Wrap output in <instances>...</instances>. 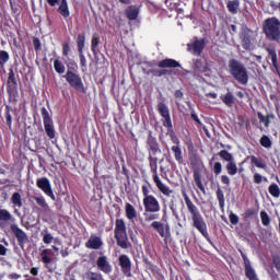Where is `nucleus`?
<instances>
[{
  "label": "nucleus",
  "mask_w": 280,
  "mask_h": 280,
  "mask_svg": "<svg viewBox=\"0 0 280 280\" xmlns=\"http://www.w3.org/2000/svg\"><path fill=\"white\" fill-rule=\"evenodd\" d=\"M219 156L223 159V161H226L228 164L225 166V170L228 171V174L230 176H235V174H237L238 172L237 164L235 163V158L226 150H221L219 152Z\"/></svg>",
  "instance_id": "5"
},
{
  "label": "nucleus",
  "mask_w": 280,
  "mask_h": 280,
  "mask_svg": "<svg viewBox=\"0 0 280 280\" xmlns=\"http://www.w3.org/2000/svg\"><path fill=\"white\" fill-rule=\"evenodd\" d=\"M143 206L147 213H159L161 211V203L155 197L143 199Z\"/></svg>",
  "instance_id": "9"
},
{
  "label": "nucleus",
  "mask_w": 280,
  "mask_h": 280,
  "mask_svg": "<svg viewBox=\"0 0 280 280\" xmlns=\"http://www.w3.org/2000/svg\"><path fill=\"white\" fill-rule=\"evenodd\" d=\"M206 97H208V100H209V97H211L212 100H215V98H218V94L217 93H207Z\"/></svg>",
  "instance_id": "62"
},
{
  "label": "nucleus",
  "mask_w": 280,
  "mask_h": 280,
  "mask_svg": "<svg viewBox=\"0 0 280 280\" xmlns=\"http://www.w3.org/2000/svg\"><path fill=\"white\" fill-rule=\"evenodd\" d=\"M34 47L36 50L40 49V39L39 38H35L33 40Z\"/></svg>",
  "instance_id": "58"
},
{
  "label": "nucleus",
  "mask_w": 280,
  "mask_h": 280,
  "mask_svg": "<svg viewBox=\"0 0 280 280\" xmlns=\"http://www.w3.org/2000/svg\"><path fill=\"white\" fill-rule=\"evenodd\" d=\"M188 51L194 54V56H200L202 54V49H205V39L195 38L194 42L187 45Z\"/></svg>",
  "instance_id": "14"
},
{
  "label": "nucleus",
  "mask_w": 280,
  "mask_h": 280,
  "mask_svg": "<svg viewBox=\"0 0 280 280\" xmlns=\"http://www.w3.org/2000/svg\"><path fill=\"white\" fill-rule=\"evenodd\" d=\"M7 125L12 128V115H10L9 110H7Z\"/></svg>",
  "instance_id": "57"
},
{
  "label": "nucleus",
  "mask_w": 280,
  "mask_h": 280,
  "mask_svg": "<svg viewBox=\"0 0 280 280\" xmlns=\"http://www.w3.org/2000/svg\"><path fill=\"white\" fill-rule=\"evenodd\" d=\"M231 75L236 79L240 84H248V71L244 65L235 59L229 61Z\"/></svg>",
  "instance_id": "2"
},
{
  "label": "nucleus",
  "mask_w": 280,
  "mask_h": 280,
  "mask_svg": "<svg viewBox=\"0 0 280 280\" xmlns=\"http://www.w3.org/2000/svg\"><path fill=\"white\" fill-rule=\"evenodd\" d=\"M194 179H195V183H196L197 187L201 191H205V186L202 185V179L200 178V172H198V171L194 172Z\"/></svg>",
  "instance_id": "34"
},
{
  "label": "nucleus",
  "mask_w": 280,
  "mask_h": 280,
  "mask_svg": "<svg viewBox=\"0 0 280 280\" xmlns=\"http://www.w3.org/2000/svg\"><path fill=\"white\" fill-rule=\"evenodd\" d=\"M228 10L232 14H237V12L240 10V0H230L228 2Z\"/></svg>",
  "instance_id": "28"
},
{
  "label": "nucleus",
  "mask_w": 280,
  "mask_h": 280,
  "mask_svg": "<svg viewBox=\"0 0 280 280\" xmlns=\"http://www.w3.org/2000/svg\"><path fill=\"white\" fill-rule=\"evenodd\" d=\"M8 253V248L5 246L0 244V255L5 256Z\"/></svg>",
  "instance_id": "61"
},
{
  "label": "nucleus",
  "mask_w": 280,
  "mask_h": 280,
  "mask_svg": "<svg viewBox=\"0 0 280 280\" xmlns=\"http://www.w3.org/2000/svg\"><path fill=\"white\" fill-rule=\"evenodd\" d=\"M172 152H174L176 161L183 163V151L180 150V145H173Z\"/></svg>",
  "instance_id": "31"
},
{
  "label": "nucleus",
  "mask_w": 280,
  "mask_h": 280,
  "mask_svg": "<svg viewBox=\"0 0 280 280\" xmlns=\"http://www.w3.org/2000/svg\"><path fill=\"white\" fill-rule=\"evenodd\" d=\"M156 163H159V158L154 155H150V167H151V172H153L154 174H156V170H158Z\"/></svg>",
  "instance_id": "40"
},
{
  "label": "nucleus",
  "mask_w": 280,
  "mask_h": 280,
  "mask_svg": "<svg viewBox=\"0 0 280 280\" xmlns=\"http://www.w3.org/2000/svg\"><path fill=\"white\" fill-rule=\"evenodd\" d=\"M267 51L269 54V58L272 61L273 68L276 69V71H279V69L277 67V51L272 48H267Z\"/></svg>",
  "instance_id": "33"
},
{
  "label": "nucleus",
  "mask_w": 280,
  "mask_h": 280,
  "mask_svg": "<svg viewBox=\"0 0 280 280\" xmlns=\"http://www.w3.org/2000/svg\"><path fill=\"white\" fill-rule=\"evenodd\" d=\"M48 5H51L54 8V5H56L58 3L59 0H46Z\"/></svg>",
  "instance_id": "63"
},
{
  "label": "nucleus",
  "mask_w": 280,
  "mask_h": 280,
  "mask_svg": "<svg viewBox=\"0 0 280 280\" xmlns=\"http://www.w3.org/2000/svg\"><path fill=\"white\" fill-rule=\"evenodd\" d=\"M170 137H171V141H173L175 145H178L180 143V140H178V137H176V133H174V131L170 132Z\"/></svg>",
  "instance_id": "52"
},
{
  "label": "nucleus",
  "mask_w": 280,
  "mask_h": 280,
  "mask_svg": "<svg viewBox=\"0 0 280 280\" xmlns=\"http://www.w3.org/2000/svg\"><path fill=\"white\" fill-rule=\"evenodd\" d=\"M255 36V32L253 30L248 28L246 24H243L241 27V34L240 38L242 40V45L244 49H253V38Z\"/></svg>",
  "instance_id": "6"
},
{
  "label": "nucleus",
  "mask_w": 280,
  "mask_h": 280,
  "mask_svg": "<svg viewBox=\"0 0 280 280\" xmlns=\"http://www.w3.org/2000/svg\"><path fill=\"white\" fill-rule=\"evenodd\" d=\"M102 238L98 236H91L90 240L86 242L85 246L86 248H93L94 250L100 249L102 246Z\"/></svg>",
  "instance_id": "23"
},
{
  "label": "nucleus",
  "mask_w": 280,
  "mask_h": 280,
  "mask_svg": "<svg viewBox=\"0 0 280 280\" xmlns=\"http://www.w3.org/2000/svg\"><path fill=\"white\" fill-rule=\"evenodd\" d=\"M260 144L262 148H272V140L268 136H262L260 139Z\"/></svg>",
  "instance_id": "42"
},
{
  "label": "nucleus",
  "mask_w": 280,
  "mask_h": 280,
  "mask_svg": "<svg viewBox=\"0 0 280 280\" xmlns=\"http://www.w3.org/2000/svg\"><path fill=\"white\" fill-rule=\"evenodd\" d=\"M115 238L117 241V245L120 248H130L132 246L130 241H128V233L126 232V222L122 219L116 220V228H115Z\"/></svg>",
  "instance_id": "3"
},
{
  "label": "nucleus",
  "mask_w": 280,
  "mask_h": 280,
  "mask_svg": "<svg viewBox=\"0 0 280 280\" xmlns=\"http://www.w3.org/2000/svg\"><path fill=\"white\" fill-rule=\"evenodd\" d=\"M125 211L128 220H135V218H137V210L132 205L126 203Z\"/></svg>",
  "instance_id": "25"
},
{
  "label": "nucleus",
  "mask_w": 280,
  "mask_h": 280,
  "mask_svg": "<svg viewBox=\"0 0 280 280\" xmlns=\"http://www.w3.org/2000/svg\"><path fill=\"white\" fill-rule=\"evenodd\" d=\"M54 67L57 73H60V74L65 73V63H62V61L56 59L54 61Z\"/></svg>",
  "instance_id": "37"
},
{
  "label": "nucleus",
  "mask_w": 280,
  "mask_h": 280,
  "mask_svg": "<svg viewBox=\"0 0 280 280\" xmlns=\"http://www.w3.org/2000/svg\"><path fill=\"white\" fill-rule=\"evenodd\" d=\"M42 117L44 119V128L47 137L49 139L56 138V129H54V120H51V117L49 116V112H47V108H42Z\"/></svg>",
  "instance_id": "7"
},
{
  "label": "nucleus",
  "mask_w": 280,
  "mask_h": 280,
  "mask_svg": "<svg viewBox=\"0 0 280 280\" xmlns=\"http://www.w3.org/2000/svg\"><path fill=\"white\" fill-rule=\"evenodd\" d=\"M258 119L261 124H265V127L268 128L270 126V121L275 119V115L268 114L267 116H264L261 113H258Z\"/></svg>",
  "instance_id": "27"
},
{
  "label": "nucleus",
  "mask_w": 280,
  "mask_h": 280,
  "mask_svg": "<svg viewBox=\"0 0 280 280\" xmlns=\"http://www.w3.org/2000/svg\"><path fill=\"white\" fill-rule=\"evenodd\" d=\"M195 71H202V62L200 60L195 61Z\"/></svg>",
  "instance_id": "55"
},
{
  "label": "nucleus",
  "mask_w": 280,
  "mask_h": 280,
  "mask_svg": "<svg viewBox=\"0 0 280 280\" xmlns=\"http://www.w3.org/2000/svg\"><path fill=\"white\" fill-rule=\"evenodd\" d=\"M151 226L154 229V231H156V233H159L160 237H170V224L161 223L160 221H153Z\"/></svg>",
  "instance_id": "13"
},
{
  "label": "nucleus",
  "mask_w": 280,
  "mask_h": 280,
  "mask_svg": "<svg viewBox=\"0 0 280 280\" xmlns=\"http://www.w3.org/2000/svg\"><path fill=\"white\" fill-rule=\"evenodd\" d=\"M86 40V37L84 36V34H79L78 35V49H79V54H82L83 49H84V43Z\"/></svg>",
  "instance_id": "35"
},
{
  "label": "nucleus",
  "mask_w": 280,
  "mask_h": 280,
  "mask_svg": "<svg viewBox=\"0 0 280 280\" xmlns=\"http://www.w3.org/2000/svg\"><path fill=\"white\" fill-rule=\"evenodd\" d=\"M171 73L172 71L166 69H154V71H152V75H154L155 78H161L162 75H167Z\"/></svg>",
  "instance_id": "38"
},
{
  "label": "nucleus",
  "mask_w": 280,
  "mask_h": 280,
  "mask_svg": "<svg viewBox=\"0 0 280 280\" xmlns=\"http://www.w3.org/2000/svg\"><path fill=\"white\" fill-rule=\"evenodd\" d=\"M269 194H271V196H272L273 198H279V196H280V188H279V185H277V184H271V185L269 186Z\"/></svg>",
  "instance_id": "36"
},
{
  "label": "nucleus",
  "mask_w": 280,
  "mask_h": 280,
  "mask_svg": "<svg viewBox=\"0 0 280 280\" xmlns=\"http://www.w3.org/2000/svg\"><path fill=\"white\" fill-rule=\"evenodd\" d=\"M262 180L264 176L259 175V173L254 174V183H256V185H261Z\"/></svg>",
  "instance_id": "51"
},
{
  "label": "nucleus",
  "mask_w": 280,
  "mask_h": 280,
  "mask_svg": "<svg viewBox=\"0 0 280 280\" xmlns=\"http://www.w3.org/2000/svg\"><path fill=\"white\" fill-rule=\"evenodd\" d=\"M75 69H78V63H70V66H68V71L63 78L67 80L68 84L72 86V89H75L77 91H82V89H84V84L82 83V78L73 72L75 71Z\"/></svg>",
  "instance_id": "4"
},
{
  "label": "nucleus",
  "mask_w": 280,
  "mask_h": 280,
  "mask_svg": "<svg viewBox=\"0 0 280 280\" xmlns=\"http://www.w3.org/2000/svg\"><path fill=\"white\" fill-rule=\"evenodd\" d=\"M14 220L12 218V214L10 213V211L5 210V209H0V221L1 222H10Z\"/></svg>",
  "instance_id": "30"
},
{
  "label": "nucleus",
  "mask_w": 280,
  "mask_h": 280,
  "mask_svg": "<svg viewBox=\"0 0 280 280\" xmlns=\"http://www.w3.org/2000/svg\"><path fill=\"white\" fill-rule=\"evenodd\" d=\"M221 100L229 108H232L233 104H235V96L231 92H228L225 95L221 96Z\"/></svg>",
  "instance_id": "24"
},
{
  "label": "nucleus",
  "mask_w": 280,
  "mask_h": 280,
  "mask_svg": "<svg viewBox=\"0 0 280 280\" xmlns=\"http://www.w3.org/2000/svg\"><path fill=\"white\" fill-rule=\"evenodd\" d=\"M8 60H10V55L8 54V51L0 50V65H5Z\"/></svg>",
  "instance_id": "44"
},
{
  "label": "nucleus",
  "mask_w": 280,
  "mask_h": 280,
  "mask_svg": "<svg viewBox=\"0 0 280 280\" xmlns=\"http://www.w3.org/2000/svg\"><path fill=\"white\" fill-rule=\"evenodd\" d=\"M143 217H144V222H152L154 220H159V215L152 212H148L145 210H144Z\"/></svg>",
  "instance_id": "41"
},
{
  "label": "nucleus",
  "mask_w": 280,
  "mask_h": 280,
  "mask_svg": "<svg viewBox=\"0 0 280 280\" xmlns=\"http://www.w3.org/2000/svg\"><path fill=\"white\" fill-rule=\"evenodd\" d=\"M158 67L160 69H176L180 67V63L174 59H164L158 63Z\"/></svg>",
  "instance_id": "20"
},
{
  "label": "nucleus",
  "mask_w": 280,
  "mask_h": 280,
  "mask_svg": "<svg viewBox=\"0 0 280 280\" xmlns=\"http://www.w3.org/2000/svg\"><path fill=\"white\" fill-rule=\"evenodd\" d=\"M119 266L121 267L124 275L132 277V273L130 272V270H132V262H130V258L128 256L121 255L119 257Z\"/></svg>",
  "instance_id": "16"
},
{
  "label": "nucleus",
  "mask_w": 280,
  "mask_h": 280,
  "mask_svg": "<svg viewBox=\"0 0 280 280\" xmlns=\"http://www.w3.org/2000/svg\"><path fill=\"white\" fill-rule=\"evenodd\" d=\"M10 82H14V72H10V74H9V83Z\"/></svg>",
  "instance_id": "64"
},
{
  "label": "nucleus",
  "mask_w": 280,
  "mask_h": 280,
  "mask_svg": "<svg viewBox=\"0 0 280 280\" xmlns=\"http://www.w3.org/2000/svg\"><path fill=\"white\" fill-rule=\"evenodd\" d=\"M158 110L161 117H163V126L172 128V117L170 116V108H167V105H165V103H159Z\"/></svg>",
  "instance_id": "11"
},
{
  "label": "nucleus",
  "mask_w": 280,
  "mask_h": 280,
  "mask_svg": "<svg viewBox=\"0 0 280 280\" xmlns=\"http://www.w3.org/2000/svg\"><path fill=\"white\" fill-rule=\"evenodd\" d=\"M230 34H237V26L235 24L230 25Z\"/></svg>",
  "instance_id": "59"
},
{
  "label": "nucleus",
  "mask_w": 280,
  "mask_h": 280,
  "mask_svg": "<svg viewBox=\"0 0 280 280\" xmlns=\"http://www.w3.org/2000/svg\"><path fill=\"white\" fill-rule=\"evenodd\" d=\"M148 145L150 149L151 156H156V154H161V149L159 148V142H156V139L154 137L149 136Z\"/></svg>",
  "instance_id": "18"
},
{
  "label": "nucleus",
  "mask_w": 280,
  "mask_h": 280,
  "mask_svg": "<svg viewBox=\"0 0 280 280\" xmlns=\"http://www.w3.org/2000/svg\"><path fill=\"white\" fill-rule=\"evenodd\" d=\"M192 225L201 233V235H203V237H207V223H205V219H202L201 214L192 217Z\"/></svg>",
  "instance_id": "15"
},
{
  "label": "nucleus",
  "mask_w": 280,
  "mask_h": 280,
  "mask_svg": "<svg viewBox=\"0 0 280 280\" xmlns=\"http://www.w3.org/2000/svg\"><path fill=\"white\" fill-rule=\"evenodd\" d=\"M142 195L144 197L143 199L153 197L152 195H150V189L148 188V186H142Z\"/></svg>",
  "instance_id": "49"
},
{
  "label": "nucleus",
  "mask_w": 280,
  "mask_h": 280,
  "mask_svg": "<svg viewBox=\"0 0 280 280\" xmlns=\"http://www.w3.org/2000/svg\"><path fill=\"white\" fill-rule=\"evenodd\" d=\"M244 264H245V273L247 279L257 280V275L255 273V269L250 266V260L243 255Z\"/></svg>",
  "instance_id": "19"
},
{
  "label": "nucleus",
  "mask_w": 280,
  "mask_h": 280,
  "mask_svg": "<svg viewBox=\"0 0 280 280\" xmlns=\"http://www.w3.org/2000/svg\"><path fill=\"white\" fill-rule=\"evenodd\" d=\"M213 172L217 175L222 174V163H220V162L214 163Z\"/></svg>",
  "instance_id": "48"
},
{
  "label": "nucleus",
  "mask_w": 280,
  "mask_h": 280,
  "mask_svg": "<svg viewBox=\"0 0 280 280\" xmlns=\"http://www.w3.org/2000/svg\"><path fill=\"white\" fill-rule=\"evenodd\" d=\"M13 235L16 237L18 244L21 248H25V244L30 243V236L18 224H11L10 226Z\"/></svg>",
  "instance_id": "8"
},
{
  "label": "nucleus",
  "mask_w": 280,
  "mask_h": 280,
  "mask_svg": "<svg viewBox=\"0 0 280 280\" xmlns=\"http://www.w3.org/2000/svg\"><path fill=\"white\" fill-rule=\"evenodd\" d=\"M58 12L63 16L65 19L69 18V4H67V0H61V4L58 8Z\"/></svg>",
  "instance_id": "29"
},
{
  "label": "nucleus",
  "mask_w": 280,
  "mask_h": 280,
  "mask_svg": "<svg viewBox=\"0 0 280 280\" xmlns=\"http://www.w3.org/2000/svg\"><path fill=\"white\" fill-rule=\"evenodd\" d=\"M125 12L129 21H137V19L139 18V8L137 5L128 7Z\"/></svg>",
  "instance_id": "22"
},
{
  "label": "nucleus",
  "mask_w": 280,
  "mask_h": 280,
  "mask_svg": "<svg viewBox=\"0 0 280 280\" xmlns=\"http://www.w3.org/2000/svg\"><path fill=\"white\" fill-rule=\"evenodd\" d=\"M11 202L15 206L19 207V209H21V207H23V200L21 199V194L19 192H14L11 197Z\"/></svg>",
  "instance_id": "32"
},
{
  "label": "nucleus",
  "mask_w": 280,
  "mask_h": 280,
  "mask_svg": "<svg viewBox=\"0 0 280 280\" xmlns=\"http://www.w3.org/2000/svg\"><path fill=\"white\" fill-rule=\"evenodd\" d=\"M260 219L264 226H268L270 224V217L266 211L260 212Z\"/></svg>",
  "instance_id": "43"
},
{
  "label": "nucleus",
  "mask_w": 280,
  "mask_h": 280,
  "mask_svg": "<svg viewBox=\"0 0 280 280\" xmlns=\"http://www.w3.org/2000/svg\"><path fill=\"white\" fill-rule=\"evenodd\" d=\"M250 161L253 165H255L256 167H259L260 170H266V167H268V165L266 164V161H264L261 158L252 155Z\"/></svg>",
  "instance_id": "26"
},
{
  "label": "nucleus",
  "mask_w": 280,
  "mask_h": 280,
  "mask_svg": "<svg viewBox=\"0 0 280 280\" xmlns=\"http://www.w3.org/2000/svg\"><path fill=\"white\" fill-rule=\"evenodd\" d=\"M217 198L219 200L220 208L224 209V191H222V188L217 189Z\"/></svg>",
  "instance_id": "39"
},
{
  "label": "nucleus",
  "mask_w": 280,
  "mask_h": 280,
  "mask_svg": "<svg viewBox=\"0 0 280 280\" xmlns=\"http://www.w3.org/2000/svg\"><path fill=\"white\" fill-rule=\"evenodd\" d=\"M262 31L268 40H280V20L279 18H268L262 22Z\"/></svg>",
  "instance_id": "1"
},
{
  "label": "nucleus",
  "mask_w": 280,
  "mask_h": 280,
  "mask_svg": "<svg viewBox=\"0 0 280 280\" xmlns=\"http://www.w3.org/2000/svg\"><path fill=\"white\" fill-rule=\"evenodd\" d=\"M153 180L158 187V189L163 194L164 196H172V189L170 187L165 186L163 182H161V178H159V174L153 175Z\"/></svg>",
  "instance_id": "17"
},
{
  "label": "nucleus",
  "mask_w": 280,
  "mask_h": 280,
  "mask_svg": "<svg viewBox=\"0 0 280 280\" xmlns=\"http://www.w3.org/2000/svg\"><path fill=\"white\" fill-rule=\"evenodd\" d=\"M44 244H51L54 242V235L51 233H42Z\"/></svg>",
  "instance_id": "45"
},
{
  "label": "nucleus",
  "mask_w": 280,
  "mask_h": 280,
  "mask_svg": "<svg viewBox=\"0 0 280 280\" xmlns=\"http://www.w3.org/2000/svg\"><path fill=\"white\" fill-rule=\"evenodd\" d=\"M230 222H231V224H238V222H240V217H237V214H235V213H231L230 214Z\"/></svg>",
  "instance_id": "50"
},
{
  "label": "nucleus",
  "mask_w": 280,
  "mask_h": 280,
  "mask_svg": "<svg viewBox=\"0 0 280 280\" xmlns=\"http://www.w3.org/2000/svg\"><path fill=\"white\" fill-rule=\"evenodd\" d=\"M42 261L44 264H51V258L49 256H42Z\"/></svg>",
  "instance_id": "60"
},
{
  "label": "nucleus",
  "mask_w": 280,
  "mask_h": 280,
  "mask_svg": "<svg viewBox=\"0 0 280 280\" xmlns=\"http://www.w3.org/2000/svg\"><path fill=\"white\" fill-rule=\"evenodd\" d=\"M80 65L83 69H86V57H84L83 52H80Z\"/></svg>",
  "instance_id": "54"
},
{
  "label": "nucleus",
  "mask_w": 280,
  "mask_h": 280,
  "mask_svg": "<svg viewBox=\"0 0 280 280\" xmlns=\"http://www.w3.org/2000/svg\"><path fill=\"white\" fill-rule=\"evenodd\" d=\"M69 51H71V47H69V43H65L62 45V54H63V56H69Z\"/></svg>",
  "instance_id": "53"
},
{
  "label": "nucleus",
  "mask_w": 280,
  "mask_h": 280,
  "mask_svg": "<svg viewBox=\"0 0 280 280\" xmlns=\"http://www.w3.org/2000/svg\"><path fill=\"white\" fill-rule=\"evenodd\" d=\"M96 268L101 272H104V275H110V272H113V266H110V262L108 261V257L106 256H100L97 258Z\"/></svg>",
  "instance_id": "12"
},
{
  "label": "nucleus",
  "mask_w": 280,
  "mask_h": 280,
  "mask_svg": "<svg viewBox=\"0 0 280 280\" xmlns=\"http://www.w3.org/2000/svg\"><path fill=\"white\" fill-rule=\"evenodd\" d=\"M221 182L223 185H231V178H229L226 175L221 176Z\"/></svg>",
  "instance_id": "56"
},
{
  "label": "nucleus",
  "mask_w": 280,
  "mask_h": 280,
  "mask_svg": "<svg viewBox=\"0 0 280 280\" xmlns=\"http://www.w3.org/2000/svg\"><path fill=\"white\" fill-rule=\"evenodd\" d=\"M184 199L189 213H191V217L195 218L196 215H200V211H198V207L194 205V202L191 201V199H189V196H187V194L184 195Z\"/></svg>",
  "instance_id": "21"
},
{
  "label": "nucleus",
  "mask_w": 280,
  "mask_h": 280,
  "mask_svg": "<svg viewBox=\"0 0 280 280\" xmlns=\"http://www.w3.org/2000/svg\"><path fill=\"white\" fill-rule=\"evenodd\" d=\"M37 187L46 194V196H49L51 200H56V196L54 195V190H51V184L49 183V179L46 177H42L37 179Z\"/></svg>",
  "instance_id": "10"
},
{
  "label": "nucleus",
  "mask_w": 280,
  "mask_h": 280,
  "mask_svg": "<svg viewBox=\"0 0 280 280\" xmlns=\"http://www.w3.org/2000/svg\"><path fill=\"white\" fill-rule=\"evenodd\" d=\"M97 45H100V37H97V35H93V38H92V51H93V54H96Z\"/></svg>",
  "instance_id": "47"
},
{
  "label": "nucleus",
  "mask_w": 280,
  "mask_h": 280,
  "mask_svg": "<svg viewBox=\"0 0 280 280\" xmlns=\"http://www.w3.org/2000/svg\"><path fill=\"white\" fill-rule=\"evenodd\" d=\"M35 200H36L37 205L39 207H42L43 209H48L49 208V206L47 205V201H45V198H43V197H35Z\"/></svg>",
  "instance_id": "46"
}]
</instances>
